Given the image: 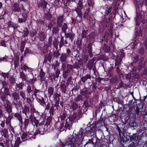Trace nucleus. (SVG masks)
<instances>
[{"label":"nucleus","instance_id":"nucleus-1","mask_svg":"<svg viewBox=\"0 0 147 147\" xmlns=\"http://www.w3.org/2000/svg\"><path fill=\"white\" fill-rule=\"evenodd\" d=\"M87 134L84 130L82 128H80L78 133L76 136V138L74 137L73 136H71L69 137V140L70 141H69L78 144H80L83 140L84 136H86Z\"/></svg>","mask_w":147,"mask_h":147},{"label":"nucleus","instance_id":"nucleus-2","mask_svg":"<svg viewBox=\"0 0 147 147\" xmlns=\"http://www.w3.org/2000/svg\"><path fill=\"white\" fill-rule=\"evenodd\" d=\"M21 138L20 137H18L16 141V143L18 145L22 142L26 141L27 140V138H28V135L27 133L23 132L21 134Z\"/></svg>","mask_w":147,"mask_h":147},{"label":"nucleus","instance_id":"nucleus-3","mask_svg":"<svg viewBox=\"0 0 147 147\" xmlns=\"http://www.w3.org/2000/svg\"><path fill=\"white\" fill-rule=\"evenodd\" d=\"M45 120H43V121L41 122L40 124L38 125V130L37 132V134H41V132H44L45 130H46L45 127L46 125L45 124L44 125V123H45Z\"/></svg>","mask_w":147,"mask_h":147},{"label":"nucleus","instance_id":"nucleus-4","mask_svg":"<svg viewBox=\"0 0 147 147\" xmlns=\"http://www.w3.org/2000/svg\"><path fill=\"white\" fill-rule=\"evenodd\" d=\"M12 96L13 98V102L15 104H18L20 103L19 99H20L19 95L16 92H13Z\"/></svg>","mask_w":147,"mask_h":147},{"label":"nucleus","instance_id":"nucleus-5","mask_svg":"<svg viewBox=\"0 0 147 147\" xmlns=\"http://www.w3.org/2000/svg\"><path fill=\"white\" fill-rule=\"evenodd\" d=\"M90 92H88V90L86 88L85 90H81L80 91V95L82 97H84V98L87 99L89 97V95L90 94Z\"/></svg>","mask_w":147,"mask_h":147},{"label":"nucleus","instance_id":"nucleus-6","mask_svg":"<svg viewBox=\"0 0 147 147\" xmlns=\"http://www.w3.org/2000/svg\"><path fill=\"white\" fill-rule=\"evenodd\" d=\"M83 65V61L82 60H78L74 64V68L79 69Z\"/></svg>","mask_w":147,"mask_h":147},{"label":"nucleus","instance_id":"nucleus-7","mask_svg":"<svg viewBox=\"0 0 147 147\" xmlns=\"http://www.w3.org/2000/svg\"><path fill=\"white\" fill-rule=\"evenodd\" d=\"M124 56V54H121L119 57V56H117L115 60V66H119L121 64L122 59Z\"/></svg>","mask_w":147,"mask_h":147},{"label":"nucleus","instance_id":"nucleus-8","mask_svg":"<svg viewBox=\"0 0 147 147\" xmlns=\"http://www.w3.org/2000/svg\"><path fill=\"white\" fill-rule=\"evenodd\" d=\"M53 57V54L52 53L50 52L47 55H46L45 57L43 63L46 64L47 60H48L49 62H51Z\"/></svg>","mask_w":147,"mask_h":147},{"label":"nucleus","instance_id":"nucleus-9","mask_svg":"<svg viewBox=\"0 0 147 147\" xmlns=\"http://www.w3.org/2000/svg\"><path fill=\"white\" fill-rule=\"evenodd\" d=\"M136 7V11H140V8H142L143 4V2L142 0L137 1L135 2Z\"/></svg>","mask_w":147,"mask_h":147},{"label":"nucleus","instance_id":"nucleus-10","mask_svg":"<svg viewBox=\"0 0 147 147\" xmlns=\"http://www.w3.org/2000/svg\"><path fill=\"white\" fill-rule=\"evenodd\" d=\"M96 57H94L91 60H90L87 64V67L88 69L90 70L92 69L94 65V62L96 59Z\"/></svg>","mask_w":147,"mask_h":147},{"label":"nucleus","instance_id":"nucleus-11","mask_svg":"<svg viewBox=\"0 0 147 147\" xmlns=\"http://www.w3.org/2000/svg\"><path fill=\"white\" fill-rule=\"evenodd\" d=\"M107 73L106 76L107 77L105 78L104 80L105 81H107L110 80V78L112 77L114 73L111 69H109L107 72Z\"/></svg>","mask_w":147,"mask_h":147},{"label":"nucleus","instance_id":"nucleus-12","mask_svg":"<svg viewBox=\"0 0 147 147\" xmlns=\"http://www.w3.org/2000/svg\"><path fill=\"white\" fill-rule=\"evenodd\" d=\"M69 138L67 139V140L66 141V145H67L68 147H76V145H77L78 146H79L80 144H76L75 142L74 143L72 142H69Z\"/></svg>","mask_w":147,"mask_h":147},{"label":"nucleus","instance_id":"nucleus-13","mask_svg":"<svg viewBox=\"0 0 147 147\" xmlns=\"http://www.w3.org/2000/svg\"><path fill=\"white\" fill-rule=\"evenodd\" d=\"M12 9L15 12H19L21 9L20 7L19 6V4L16 2L13 4Z\"/></svg>","mask_w":147,"mask_h":147},{"label":"nucleus","instance_id":"nucleus-14","mask_svg":"<svg viewBox=\"0 0 147 147\" xmlns=\"http://www.w3.org/2000/svg\"><path fill=\"white\" fill-rule=\"evenodd\" d=\"M104 120L102 118H100V120L97 121V122H96V127H97V129H98L99 128L102 126L103 125H104Z\"/></svg>","mask_w":147,"mask_h":147},{"label":"nucleus","instance_id":"nucleus-15","mask_svg":"<svg viewBox=\"0 0 147 147\" xmlns=\"http://www.w3.org/2000/svg\"><path fill=\"white\" fill-rule=\"evenodd\" d=\"M64 34L65 38H69L71 42L73 40L74 37V33L72 32H69V33L66 32Z\"/></svg>","mask_w":147,"mask_h":147},{"label":"nucleus","instance_id":"nucleus-16","mask_svg":"<svg viewBox=\"0 0 147 147\" xmlns=\"http://www.w3.org/2000/svg\"><path fill=\"white\" fill-rule=\"evenodd\" d=\"M63 17L62 16H60L57 18V25L60 27L63 23Z\"/></svg>","mask_w":147,"mask_h":147},{"label":"nucleus","instance_id":"nucleus-17","mask_svg":"<svg viewBox=\"0 0 147 147\" xmlns=\"http://www.w3.org/2000/svg\"><path fill=\"white\" fill-rule=\"evenodd\" d=\"M20 5L21 9L24 11H25L26 9L28 8L29 7V4L27 2L21 4Z\"/></svg>","mask_w":147,"mask_h":147},{"label":"nucleus","instance_id":"nucleus-18","mask_svg":"<svg viewBox=\"0 0 147 147\" xmlns=\"http://www.w3.org/2000/svg\"><path fill=\"white\" fill-rule=\"evenodd\" d=\"M7 24L8 27H12L14 30L17 29L18 27V25L13 22H12L11 21H8L7 23Z\"/></svg>","mask_w":147,"mask_h":147},{"label":"nucleus","instance_id":"nucleus-19","mask_svg":"<svg viewBox=\"0 0 147 147\" xmlns=\"http://www.w3.org/2000/svg\"><path fill=\"white\" fill-rule=\"evenodd\" d=\"M60 61L61 63L66 62L67 61V55L66 54L62 53L60 57Z\"/></svg>","mask_w":147,"mask_h":147},{"label":"nucleus","instance_id":"nucleus-20","mask_svg":"<svg viewBox=\"0 0 147 147\" xmlns=\"http://www.w3.org/2000/svg\"><path fill=\"white\" fill-rule=\"evenodd\" d=\"M138 140V136L137 134H134L131 136H130V140L137 142Z\"/></svg>","mask_w":147,"mask_h":147},{"label":"nucleus","instance_id":"nucleus-21","mask_svg":"<svg viewBox=\"0 0 147 147\" xmlns=\"http://www.w3.org/2000/svg\"><path fill=\"white\" fill-rule=\"evenodd\" d=\"M118 80V77L116 75H113L110 80V83L112 84H115Z\"/></svg>","mask_w":147,"mask_h":147},{"label":"nucleus","instance_id":"nucleus-22","mask_svg":"<svg viewBox=\"0 0 147 147\" xmlns=\"http://www.w3.org/2000/svg\"><path fill=\"white\" fill-rule=\"evenodd\" d=\"M59 27L57 26L53 28L52 32L53 35H56L58 34L59 30Z\"/></svg>","mask_w":147,"mask_h":147},{"label":"nucleus","instance_id":"nucleus-23","mask_svg":"<svg viewBox=\"0 0 147 147\" xmlns=\"http://www.w3.org/2000/svg\"><path fill=\"white\" fill-rule=\"evenodd\" d=\"M66 85L64 82H61L60 86L61 90L62 92L64 93H65L66 90Z\"/></svg>","mask_w":147,"mask_h":147},{"label":"nucleus","instance_id":"nucleus-24","mask_svg":"<svg viewBox=\"0 0 147 147\" xmlns=\"http://www.w3.org/2000/svg\"><path fill=\"white\" fill-rule=\"evenodd\" d=\"M83 97L81 96V95H78L75 98V101L77 103L81 102L83 100Z\"/></svg>","mask_w":147,"mask_h":147},{"label":"nucleus","instance_id":"nucleus-25","mask_svg":"<svg viewBox=\"0 0 147 147\" xmlns=\"http://www.w3.org/2000/svg\"><path fill=\"white\" fill-rule=\"evenodd\" d=\"M91 77V76L90 74H88L85 76L82 77L81 78V80L83 83H85L87 79H90Z\"/></svg>","mask_w":147,"mask_h":147},{"label":"nucleus","instance_id":"nucleus-26","mask_svg":"<svg viewBox=\"0 0 147 147\" xmlns=\"http://www.w3.org/2000/svg\"><path fill=\"white\" fill-rule=\"evenodd\" d=\"M142 11L141 10H140L139 11H136V17L135 19L138 20L139 21H141L142 16L141 13Z\"/></svg>","mask_w":147,"mask_h":147},{"label":"nucleus","instance_id":"nucleus-27","mask_svg":"<svg viewBox=\"0 0 147 147\" xmlns=\"http://www.w3.org/2000/svg\"><path fill=\"white\" fill-rule=\"evenodd\" d=\"M76 117V113L73 112V114L71 113L70 116L68 117L69 121H70L71 122H72Z\"/></svg>","mask_w":147,"mask_h":147},{"label":"nucleus","instance_id":"nucleus-28","mask_svg":"<svg viewBox=\"0 0 147 147\" xmlns=\"http://www.w3.org/2000/svg\"><path fill=\"white\" fill-rule=\"evenodd\" d=\"M82 9H80L78 7L75 9V11H76L78 14V16L80 18H81L82 16V13L81 11Z\"/></svg>","mask_w":147,"mask_h":147},{"label":"nucleus","instance_id":"nucleus-29","mask_svg":"<svg viewBox=\"0 0 147 147\" xmlns=\"http://www.w3.org/2000/svg\"><path fill=\"white\" fill-rule=\"evenodd\" d=\"M40 76L41 80L42 81H44L45 79V73L43 72V69H40Z\"/></svg>","mask_w":147,"mask_h":147},{"label":"nucleus","instance_id":"nucleus-30","mask_svg":"<svg viewBox=\"0 0 147 147\" xmlns=\"http://www.w3.org/2000/svg\"><path fill=\"white\" fill-rule=\"evenodd\" d=\"M59 42L56 38H55L53 41V44L54 47L56 49H57L58 48Z\"/></svg>","mask_w":147,"mask_h":147},{"label":"nucleus","instance_id":"nucleus-31","mask_svg":"<svg viewBox=\"0 0 147 147\" xmlns=\"http://www.w3.org/2000/svg\"><path fill=\"white\" fill-rule=\"evenodd\" d=\"M46 36L45 34L42 32L40 33L38 35V38L40 39L41 41H43L45 38Z\"/></svg>","mask_w":147,"mask_h":147},{"label":"nucleus","instance_id":"nucleus-32","mask_svg":"<svg viewBox=\"0 0 147 147\" xmlns=\"http://www.w3.org/2000/svg\"><path fill=\"white\" fill-rule=\"evenodd\" d=\"M20 76L21 78L23 81H26V76L23 71L20 72Z\"/></svg>","mask_w":147,"mask_h":147},{"label":"nucleus","instance_id":"nucleus-33","mask_svg":"<svg viewBox=\"0 0 147 147\" xmlns=\"http://www.w3.org/2000/svg\"><path fill=\"white\" fill-rule=\"evenodd\" d=\"M53 55L55 58H58L59 57L60 55V53L59 50H57V49L53 51Z\"/></svg>","mask_w":147,"mask_h":147},{"label":"nucleus","instance_id":"nucleus-34","mask_svg":"<svg viewBox=\"0 0 147 147\" xmlns=\"http://www.w3.org/2000/svg\"><path fill=\"white\" fill-rule=\"evenodd\" d=\"M89 126L91 128V130H96L98 129L97 127H96V122H94L92 124H90Z\"/></svg>","mask_w":147,"mask_h":147},{"label":"nucleus","instance_id":"nucleus-35","mask_svg":"<svg viewBox=\"0 0 147 147\" xmlns=\"http://www.w3.org/2000/svg\"><path fill=\"white\" fill-rule=\"evenodd\" d=\"M50 105L51 103L49 102H48L46 105L45 107V109L48 110L49 109H50V110H54V107H55L53 106V105H52V106L51 107L50 109Z\"/></svg>","mask_w":147,"mask_h":147},{"label":"nucleus","instance_id":"nucleus-36","mask_svg":"<svg viewBox=\"0 0 147 147\" xmlns=\"http://www.w3.org/2000/svg\"><path fill=\"white\" fill-rule=\"evenodd\" d=\"M63 46H65L64 40L63 37H62L61 38V40L59 43V47L60 49Z\"/></svg>","mask_w":147,"mask_h":147},{"label":"nucleus","instance_id":"nucleus-37","mask_svg":"<svg viewBox=\"0 0 147 147\" xmlns=\"http://www.w3.org/2000/svg\"><path fill=\"white\" fill-rule=\"evenodd\" d=\"M79 107L78 104L75 102H74L71 105V109L73 110H76L78 109Z\"/></svg>","mask_w":147,"mask_h":147},{"label":"nucleus","instance_id":"nucleus-38","mask_svg":"<svg viewBox=\"0 0 147 147\" xmlns=\"http://www.w3.org/2000/svg\"><path fill=\"white\" fill-rule=\"evenodd\" d=\"M67 28V24L64 23L61 28V30L64 33H65L66 32V30Z\"/></svg>","mask_w":147,"mask_h":147},{"label":"nucleus","instance_id":"nucleus-39","mask_svg":"<svg viewBox=\"0 0 147 147\" xmlns=\"http://www.w3.org/2000/svg\"><path fill=\"white\" fill-rule=\"evenodd\" d=\"M15 117L18 119L19 121L22 123V118L21 116L19 113H15L14 115Z\"/></svg>","mask_w":147,"mask_h":147},{"label":"nucleus","instance_id":"nucleus-40","mask_svg":"<svg viewBox=\"0 0 147 147\" xmlns=\"http://www.w3.org/2000/svg\"><path fill=\"white\" fill-rule=\"evenodd\" d=\"M24 85L23 83H20L19 84L16 83V88H19V90H22L23 89L22 87Z\"/></svg>","mask_w":147,"mask_h":147},{"label":"nucleus","instance_id":"nucleus-41","mask_svg":"<svg viewBox=\"0 0 147 147\" xmlns=\"http://www.w3.org/2000/svg\"><path fill=\"white\" fill-rule=\"evenodd\" d=\"M48 92L50 96L53 95L54 88L52 87H49L48 88Z\"/></svg>","mask_w":147,"mask_h":147},{"label":"nucleus","instance_id":"nucleus-42","mask_svg":"<svg viewBox=\"0 0 147 147\" xmlns=\"http://www.w3.org/2000/svg\"><path fill=\"white\" fill-rule=\"evenodd\" d=\"M7 133L8 131L7 129H4L1 131V134L3 136L5 137H6Z\"/></svg>","mask_w":147,"mask_h":147},{"label":"nucleus","instance_id":"nucleus-43","mask_svg":"<svg viewBox=\"0 0 147 147\" xmlns=\"http://www.w3.org/2000/svg\"><path fill=\"white\" fill-rule=\"evenodd\" d=\"M110 48L107 45H105L103 48V50L104 51V52L107 53L109 52Z\"/></svg>","mask_w":147,"mask_h":147},{"label":"nucleus","instance_id":"nucleus-44","mask_svg":"<svg viewBox=\"0 0 147 147\" xmlns=\"http://www.w3.org/2000/svg\"><path fill=\"white\" fill-rule=\"evenodd\" d=\"M86 133L87 134L90 132L91 130V128L89 126V124L87 125V127L85 129Z\"/></svg>","mask_w":147,"mask_h":147},{"label":"nucleus","instance_id":"nucleus-45","mask_svg":"<svg viewBox=\"0 0 147 147\" xmlns=\"http://www.w3.org/2000/svg\"><path fill=\"white\" fill-rule=\"evenodd\" d=\"M130 144L128 146V147H135L136 145V143H137V142H136L132 141H130Z\"/></svg>","mask_w":147,"mask_h":147},{"label":"nucleus","instance_id":"nucleus-46","mask_svg":"<svg viewBox=\"0 0 147 147\" xmlns=\"http://www.w3.org/2000/svg\"><path fill=\"white\" fill-rule=\"evenodd\" d=\"M89 133L90 134L91 136L93 138H94L96 137V132L95 130H91Z\"/></svg>","mask_w":147,"mask_h":147},{"label":"nucleus","instance_id":"nucleus-47","mask_svg":"<svg viewBox=\"0 0 147 147\" xmlns=\"http://www.w3.org/2000/svg\"><path fill=\"white\" fill-rule=\"evenodd\" d=\"M23 31L24 33L23 36L24 37L26 36L29 33V31L28 28H24Z\"/></svg>","mask_w":147,"mask_h":147},{"label":"nucleus","instance_id":"nucleus-48","mask_svg":"<svg viewBox=\"0 0 147 147\" xmlns=\"http://www.w3.org/2000/svg\"><path fill=\"white\" fill-rule=\"evenodd\" d=\"M5 106L6 110H11L12 107L11 104L6 103L5 105Z\"/></svg>","mask_w":147,"mask_h":147},{"label":"nucleus","instance_id":"nucleus-49","mask_svg":"<svg viewBox=\"0 0 147 147\" xmlns=\"http://www.w3.org/2000/svg\"><path fill=\"white\" fill-rule=\"evenodd\" d=\"M112 8V7H107L105 11V13L107 14L108 15L111 12Z\"/></svg>","mask_w":147,"mask_h":147},{"label":"nucleus","instance_id":"nucleus-50","mask_svg":"<svg viewBox=\"0 0 147 147\" xmlns=\"http://www.w3.org/2000/svg\"><path fill=\"white\" fill-rule=\"evenodd\" d=\"M51 117H48L47 119V121L45 125L47 126L48 125H49L51 122Z\"/></svg>","mask_w":147,"mask_h":147},{"label":"nucleus","instance_id":"nucleus-51","mask_svg":"<svg viewBox=\"0 0 147 147\" xmlns=\"http://www.w3.org/2000/svg\"><path fill=\"white\" fill-rule=\"evenodd\" d=\"M60 73V70L58 68H57L55 71V78H58Z\"/></svg>","mask_w":147,"mask_h":147},{"label":"nucleus","instance_id":"nucleus-52","mask_svg":"<svg viewBox=\"0 0 147 147\" xmlns=\"http://www.w3.org/2000/svg\"><path fill=\"white\" fill-rule=\"evenodd\" d=\"M36 80V78H33L32 79H30L28 80V82L30 84H33Z\"/></svg>","mask_w":147,"mask_h":147},{"label":"nucleus","instance_id":"nucleus-53","mask_svg":"<svg viewBox=\"0 0 147 147\" xmlns=\"http://www.w3.org/2000/svg\"><path fill=\"white\" fill-rule=\"evenodd\" d=\"M77 7L82 9L83 7V5L82 3V1L81 0H79L78 1Z\"/></svg>","mask_w":147,"mask_h":147},{"label":"nucleus","instance_id":"nucleus-54","mask_svg":"<svg viewBox=\"0 0 147 147\" xmlns=\"http://www.w3.org/2000/svg\"><path fill=\"white\" fill-rule=\"evenodd\" d=\"M20 95L22 97V99H23V101L25 100L26 97L25 93L22 91H20Z\"/></svg>","mask_w":147,"mask_h":147},{"label":"nucleus","instance_id":"nucleus-55","mask_svg":"<svg viewBox=\"0 0 147 147\" xmlns=\"http://www.w3.org/2000/svg\"><path fill=\"white\" fill-rule=\"evenodd\" d=\"M87 31V30H84L82 31V34L81 36L82 39L84 38H86V36Z\"/></svg>","mask_w":147,"mask_h":147},{"label":"nucleus","instance_id":"nucleus-56","mask_svg":"<svg viewBox=\"0 0 147 147\" xmlns=\"http://www.w3.org/2000/svg\"><path fill=\"white\" fill-rule=\"evenodd\" d=\"M133 102V100H129V104L128 105H131V107L132 108L135 107V105H136V102H134L132 104H131V103Z\"/></svg>","mask_w":147,"mask_h":147},{"label":"nucleus","instance_id":"nucleus-57","mask_svg":"<svg viewBox=\"0 0 147 147\" xmlns=\"http://www.w3.org/2000/svg\"><path fill=\"white\" fill-rule=\"evenodd\" d=\"M67 114L66 113V111H65L60 116L61 119L62 120H64L66 117Z\"/></svg>","mask_w":147,"mask_h":147},{"label":"nucleus","instance_id":"nucleus-58","mask_svg":"<svg viewBox=\"0 0 147 147\" xmlns=\"http://www.w3.org/2000/svg\"><path fill=\"white\" fill-rule=\"evenodd\" d=\"M143 67V66L142 62H140L137 67L138 70L139 71H140Z\"/></svg>","mask_w":147,"mask_h":147},{"label":"nucleus","instance_id":"nucleus-59","mask_svg":"<svg viewBox=\"0 0 147 147\" xmlns=\"http://www.w3.org/2000/svg\"><path fill=\"white\" fill-rule=\"evenodd\" d=\"M116 72L117 73L118 75H121L122 74L121 70L120 69L119 67L117 66L116 67Z\"/></svg>","mask_w":147,"mask_h":147},{"label":"nucleus","instance_id":"nucleus-60","mask_svg":"<svg viewBox=\"0 0 147 147\" xmlns=\"http://www.w3.org/2000/svg\"><path fill=\"white\" fill-rule=\"evenodd\" d=\"M64 123H62L60 126V130L61 131H65L66 130V128H64Z\"/></svg>","mask_w":147,"mask_h":147},{"label":"nucleus","instance_id":"nucleus-61","mask_svg":"<svg viewBox=\"0 0 147 147\" xmlns=\"http://www.w3.org/2000/svg\"><path fill=\"white\" fill-rule=\"evenodd\" d=\"M64 123H62L60 126V130L61 131H65L66 130V128H64Z\"/></svg>","mask_w":147,"mask_h":147},{"label":"nucleus","instance_id":"nucleus-62","mask_svg":"<svg viewBox=\"0 0 147 147\" xmlns=\"http://www.w3.org/2000/svg\"><path fill=\"white\" fill-rule=\"evenodd\" d=\"M21 68L22 69H24L25 71H26L27 69H29V68L26 66L25 65H21Z\"/></svg>","mask_w":147,"mask_h":147},{"label":"nucleus","instance_id":"nucleus-63","mask_svg":"<svg viewBox=\"0 0 147 147\" xmlns=\"http://www.w3.org/2000/svg\"><path fill=\"white\" fill-rule=\"evenodd\" d=\"M47 4V3L45 1H42L41 5L43 9L46 8Z\"/></svg>","mask_w":147,"mask_h":147},{"label":"nucleus","instance_id":"nucleus-64","mask_svg":"<svg viewBox=\"0 0 147 147\" xmlns=\"http://www.w3.org/2000/svg\"><path fill=\"white\" fill-rule=\"evenodd\" d=\"M54 24V23L51 22L49 24L48 26V29L51 30V28L53 27Z\"/></svg>","mask_w":147,"mask_h":147}]
</instances>
